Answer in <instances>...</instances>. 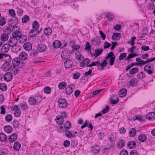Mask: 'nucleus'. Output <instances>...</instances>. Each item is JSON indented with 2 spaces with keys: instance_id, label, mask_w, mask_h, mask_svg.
Returning a JSON list of instances; mask_svg holds the SVG:
<instances>
[{
  "instance_id": "obj_41",
  "label": "nucleus",
  "mask_w": 155,
  "mask_h": 155,
  "mask_svg": "<svg viewBox=\"0 0 155 155\" xmlns=\"http://www.w3.org/2000/svg\"><path fill=\"white\" fill-rule=\"evenodd\" d=\"M64 132L65 135L69 138H71L72 137H74V136H73L71 132L68 130H64Z\"/></svg>"
},
{
  "instance_id": "obj_40",
  "label": "nucleus",
  "mask_w": 155,
  "mask_h": 155,
  "mask_svg": "<svg viewBox=\"0 0 155 155\" xmlns=\"http://www.w3.org/2000/svg\"><path fill=\"white\" fill-rule=\"evenodd\" d=\"M109 138L110 142H111L115 141L116 140V135L113 134H111L109 136Z\"/></svg>"
},
{
  "instance_id": "obj_5",
  "label": "nucleus",
  "mask_w": 155,
  "mask_h": 155,
  "mask_svg": "<svg viewBox=\"0 0 155 155\" xmlns=\"http://www.w3.org/2000/svg\"><path fill=\"white\" fill-rule=\"evenodd\" d=\"M71 51L66 49H64L61 54V58L63 60L68 59L71 56Z\"/></svg>"
},
{
  "instance_id": "obj_60",
  "label": "nucleus",
  "mask_w": 155,
  "mask_h": 155,
  "mask_svg": "<svg viewBox=\"0 0 155 155\" xmlns=\"http://www.w3.org/2000/svg\"><path fill=\"white\" fill-rule=\"evenodd\" d=\"M71 122L68 121H67L66 123L64 124V127L68 129H70L71 128Z\"/></svg>"
},
{
  "instance_id": "obj_22",
  "label": "nucleus",
  "mask_w": 155,
  "mask_h": 155,
  "mask_svg": "<svg viewBox=\"0 0 155 155\" xmlns=\"http://www.w3.org/2000/svg\"><path fill=\"white\" fill-rule=\"evenodd\" d=\"M138 80L136 78L132 79L129 82V85L130 86H135L137 84Z\"/></svg>"
},
{
  "instance_id": "obj_18",
  "label": "nucleus",
  "mask_w": 155,
  "mask_h": 155,
  "mask_svg": "<svg viewBox=\"0 0 155 155\" xmlns=\"http://www.w3.org/2000/svg\"><path fill=\"white\" fill-rule=\"evenodd\" d=\"M46 48V46L45 44H40L37 47V49L39 52H43Z\"/></svg>"
},
{
  "instance_id": "obj_23",
  "label": "nucleus",
  "mask_w": 155,
  "mask_h": 155,
  "mask_svg": "<svg viewBox=\"0 0 155 155\" xmlns=\"http://www.w3.org/2000/svg\"><path fill=\"white\" fill-rule=\"evenodd\" d=\"M138 139L140 142H143L146 140L147 137L145 134H141L139 136Z\"/></svg>"
},
{
  "instance_id": "obj_54",
  "label": "nucleus",
  "mask_w": 155,
  "mask_h": 155,
  "mask_svg": "<svg viewBox=\"0 0 155 155\" xmlns=\"http://www.w3.org/2000/svg\"><path fill=\"white\" fill-rule=\"evenodd\" d=\"M12 115L11 114H7L5 116V120L8 122L11 121L12 120Z\"/></svg>"
},
{
  "instance_id": "obj_11",
  "label": "nucleus",
  "mask_w": 155,
  "mask_h": 155,
  "mask_svg": "<svg viewBox=\"0 0 155 155\" xmlns=\"http://www.w3.org/2000/svg\"><path fill=\"white\" fill-rule=\"evenodd\" d=\"M12 65L8 62H5L2 66V69L5 71H7L10 70L11 68Z\"/></svg>"
},
{
  "instance_id": "obj_26",
  "label": "nucleus",
  "mask_w": 155,
  "mask_h": 155,
  "mask_svg": "<svg viewBox=\"0 0 155 155\" xmlns=\"http://www.w3.org/2000/svg\"><path fill=\"white\" fill-rule=\"evenodd\" d=\"M10 45L9 44H5L2 47L1 51L2 53L7 52L9 49Z\"/></svg>"
},
{
  "instance_id": "obj_12",
  "label": "nucleus",
  "mask_w": 155,
  "mask_h": 155,
  "mask_svg": "<svg viewBox=\"0 0 155 155\" xmlns=\"http://www.w3.org/2000/svg\"><path fill=\"white\" fill-rule=\"evenodd\" d=\"M101 39L99 37L97 36L93 39L91 40L93 45L96 46L99 45L101 43Z\"/></svg>"
},
{
  "instance_id": "obj_21",
  "label": "nucleus",
  "mask_w": 155,
  "mask_h": 155,
  "mask_svg": "<svg viewBox=\"0 0 155 155\" xmlns=\"http://www.w3.org/2000/svg\"><path fill=\"white\" fill-rule=\"evenodd\" d=\"M147 119L150 120H154L155 118V113L150 112L146 116Z\"/></svg>"
},
{
  "instance_id": "obj_51",
  "label": "nucleus",
  "mask_w": 155,
  "mask_h": 155,
  "mask_svg": "<svg viewBox=\"0 0 155 155\" xmlns=\"http://www.w3.org/2000/svg\"><path fill=\"white\" fill-rule=\"evenodd\" d=\"M73 91V87L69 86L66 89V92L67 94L70 95L71 94Z\"/></svg>"
},
{
  "instance_id": "obj_43",
  "label": "nucleus",
  "mask_w": 155,
  "mask_h": 155,
  "mask_svg": "<svg viewBox=\"0 0 155 155\" xmlns=\"http://www.w3.org/2000/svg\"><path fill=\"white\" fill-rule=\"evenodd\" d=\"M44 91L45 93L49 94L51 92V89L50 87L47 86L44 88Z\"/></svg>"
},
{
  "instance_id": "obj_29",
  "label": "nucleus",
  "mask_w": 155,
  "mask_h": 155,
  "mask_svg": "<svg viewBox=\"0 0 155 155\" xmlns=\"http://www.w3.org/2000/svg\"><path fill=\"white\" fill-rule=\"evenodd\" d=\"M127 146L130 149H133L136 146V144L134 141H130L128 142Z\"/></svg>"
},
{
  "instance_id": "obj_45",
  "label": "nucleus",
  "mask_w": 155,
  "mask_h": 155,
  "mask_svg": "<svg viewBox=\"0 0 155 155\" xmlns=\"http://www.w3.org/2000/svg\"><path fill=\"white\" fill-rule=\"evenodd\" d=\"M137 76L138 78L142 79L145 78L146 76L145 73H144L143 72H140L138 74Z\"/></svg>"
},
{
  "instance_id": "obj_38",
  "label": "nucleus",
  "mask_w": 155,
  "mask_h": 155,
  "mask_svg": "<svg viewBox=\"0 0 155 155\" xmlns=\"http://www.w3.org/2000/svg\"><path fill=\"white\" fill-rule=\"evenodd\" d=\"M58 86L60 89H64L67 86L66 83L64 81L61 82L59 84Z\"/></svg>"
},
{
  "instance_id": "obj_63",
  "label": "nucleus",
  "mask_w": 155,
  "mask_h": 155,
  "mask_svg": "<svg viewBox=\"0 0 155 155\" xmlns=\"http://www.w3.org/2000/svg\"><path fill=\"white\" fill-rule=\"evenodd\" d=\"M20 107L24 110H25L27 109V105L25 103L20 104Z\"/></svg>"
},
{
  "instance_id": "obj_24",
  "label": "nucleus",
  "mask_w": 155,
  "mask_h": 155,
  "mask_svg": "<svg viewBox=\"0 0 155 155\" xmlns=\"http://www.w3.org/2000/svg\"><path fill=\"white\" fill-rule=\"evenodd\" d=\"M38 52L36 50H32L30 54V58L35 59L38 53Z\"/></svg>"
},
{
  "instance_id": "obj_14",
  "label": "nucleus",
  "mask_w": 155,
  "mask_h": 155,
  "mask_svg": "<svg viewBox=\"0 0 155 155\" xmlns=\"http://www.w3.org/2000/svg\"><path fill=\"white\" fill-rule=\"evenodd\" d=\"M108 62L107 60H104L101 63H99L97 65V68L99 70L103 69L104 67H105L107 64Z\"/></svg>"
},
{
  "instance_id": "obj_7",
  "label": "nucleus",
  "mask_w": 155,
  "mask_h": 155,
  "mask_svg": "<svg viewBox=\"0 0 155 155\" xmlns=\"http://www.w3.org/2000/svg\"><path fill=\"white\" fill-rule=\"evenodd\" d=\"M58 107L60 108H65L68 106L67 101L64 98H61L59 99L58 101Z\"/></svg>"
},
{
  "instance_id": "obj_37",
  "label": "nucleus",
  "mask_w": 155,
  "mask_h": 155,
  "mask_svg": "<svg viewBox=\"0 0 155 155\" xmlns=\"http://www.w3.org/2000/svg\"><path fill=\"white\" fill-rule=\"evenodd\" d=\"M92 150L94 153H98L100 152V146L97 145H94L92 147Z\"/></svg>"
},
{
  "instance_id": "obj_61",
  "label": "nucleus",
  "mask_w": 155,
  "mask_h": 155,
  "mask_svg": "<svg viewBox=\"0 0 155 155\" xmlns=\"http://www.w3.org/2000/svg\"><path fill=\"white\" fill-rule=\"evenodd\" d=\"M6 106L5 105L2 106L0 108L1 110L0 114H4L5 113V108Z\"/></svg>"
},
{
  "instance_id": "obj_53",
  "label": "nucleus",
  "mask_w": 155,
  "mask_h": 155,
  "mask_svg": "<svg viewBox=\"0 0 155 155\" xmlns=\"http://www.w3.org/2000/svg\"><path fill=\"white\" fill-rule=\"evenodd\" d=\"M86 46L84 48V49L85 50H87V51H90V52H91V46L90 44V43L88 42H87L86 44Z\"/></svg>"
},
{
  "instance_id": "obj_6",
  "label": "nucleus",
  "mask_w": 155,
  "mask_h": 155,
  "mask_svg": "<svg viewBox=\"0 0 155 155\" xmlns=\"http://www.w3.org/2000/svg\"><path fill=\"white\" fill-rule=\"evenodd\" d=\"M9 14L13 18V21H15V23H18L19 21L20 20V17H18L16 16L15 11L13 9H11L9 10Z\"/></svg>"
},
{
  "instance_id": "obj_30",
  "label": "nucleus",
  "mask_w": 155,
  "mask_h": 155,
  "mask_svg": "<svg viewBox=\"0 0 155 155\" xmlns=\"http://www.w3.org/2000/svg\"><path fill=\"white\" fill-rule=\"evenodd\" d=\"M119 101V100L117 95H114L110 100V102L112 104H117Z\"/></svg>"
},
{
  "instance_id": "obj_8",
  "label": "nucleus",
  "mask_w": 155,
  "mask_h": 155,
  "mask_svg": "<svg viewBox=\"0 0 155 155\" xmlns=\"http://www.w3.org/2000/svg\"><path fill=\"white\" fill-rule=\"evenodd\" d=\"M64 63V65L66 68H69L72 67L74 64L73 61L71 59H66Z\"/></svg>"
},
{
  "instance_id": "obj_15",
  "label": "nucleus",
  "mask_w": 155,
  "mask_h": 155,
  "mask_svg": "<svg viewBox=\"0 0 155 155\" xmlns=\"http://www.w3.org/2000/svg\"><path fill=\"white\" fill-rule=\"evenodd\" d=\"M155 60V57H154L153 58H151V59H147L145 61V62H140V63H134V64L135 65H139L140 66H141L142 65H144L147 63L149 62L153 61Z\"/></svg>"
},
{
  "instance_id": "obj_17",
  "label": "nucleus",
  "mask_w": 155,
  "mask_h": 155,
  "mask_svg": "<svg viewBox=\"0 0 155 155\" xmlns=\"http://www.w3.org/2000/svg\"><path fill=\"white\" fill-rule=\"evenodd\" d=\"M103 50L102 48L100 49H95L94 53H91L92 56H94L95 57H98L99 55L101 54L103 52Z\"/></svg>"
},
{
  "instance_id": "obj_36",
  "label": "nucleus",
  "mask_w": 155,
  "mask_h": 155,
  "mask_svg": "<svg viewBox=\"0 0 155 155\" xmlns=\"http://www.w3.org/2000/svg\"><path fill=\"white\" fill-rule=\"evenodd\" d=\"M127 90L125 89H122L119 92L118 94L120 97H122L125 96Z\"/></svg>"
},
{
  "instance_id": "obj_46",
  "label": "nucleus",
  "mask_w": 155,
  "mask_h": 155,
  "mask_svg": "<svg viewBox=\"0 0 155 155\" xmlns=\"http://www.w3.org/2000/svg\"><path fill=\"white\" fill-rule=\"evenodd\" d=\"M139 70V69L137 67H135L132 68L129 71V73L131 74H133L137 72Z\"/></svg>"
},
{
  "instance_id": "obj_58",
  "label": "nucleus",
  "mask_w": 155,
  "mask_h": 155,
  "mask_svg": "<svg viewBox=\"0 0 155 155\" xmlns=\"http://www.w3.org/2000/svg\"><path fill=\"white\" fill-rule=\"evenodd\" d=\"M127 56V54L126 53H123L120 54L119 56V59L120 60H122L125 58Z\"/></svg>"
},
{
  "instance_id": "obj_52",
  "label": "nucleus",
  "mask_w": 155,
  "mask_h": 155,
  "mask_svg": "<svg viewBox=\"0 0 155 155\" xmlns=\"http://www.w3.org/2000/svg\"><path fill=\"white\" fill-rule=\"evenodd\" d=\"M29 19V17L27 15H25L23 16L21 19L22 23H27V21Z\"/></svg>"
},
{
  "instance_id": "obj_34",
  "label": "nucleus",
  "mask_w": 155,
  "mask_h": 155,
  "mask_svg": "<svg viewBox=\"0 0 155 155\" xmlns=\"http://www.w3.org/2000/svg\"><path fill=\"white\" fill-rule=\"evenodd\" d=\"M44 32L45 35L49 36L51 34L52 31L50 28H47L44 29Z\"/></svg>"
},
{
  "instance_id": "obj_64",
  "label": "nucleus",
  "mask_w": 155,
  "mask_h": 155,
  "mask_svg": "<svg viewBox=\"0 0 155 155\" xmlns=\"http://www.w3.org/2000/svg\"><path fill=\"white\" fill-rule=\"evenodd\" d=\"M128 153L127 151L125 150H122L120 153V155H128Z\"/></svg>"
},
{
  "instance_id": "obj_32",
  "label": "nucleus",
  "mask_w": 155,
  "mask_h": 155,
  "mask_svg": "<svg viewBox=\"0 0 155 155\" xmlns=\"http://www.w3.org/2000/svg\"><path fill=\"white\" fill-rule=\"evenodd\" d=\"M5 131L7 133L10 134L12 130V128L10 125H8L5 126L4 127Z\"/></svg>"
},
{
  "instance_id": "obj_44",
  "label": "nucleus",
  "mask_w": 155,
  "mask_h": 155,
  "mask_svg": "<svg viewBox=\"0 0 155 155\" xmlns=\"http://www.w3.org/2000/svg\"><path fill=\"white\" fill-rule=\"evenodd\" d=\"M138 54H137L136 53H130L128 55L127 58L125 59V60H130V59L131 58H133L134 57L137 56Z\"/></svg>"
},
{
  "instance_id": "obj_2",
  "label": "nucleus",
  "mask_w": 155,
  "mask_h": 155,
  "mask_svg": "<svg viewBox=\"0 0 155 155\" xmlns=\"http://www.w3.org/2000/svg\"><path fill=\"white\" fill-rule=\"evenodd\" d=\"M7 29L8 31L10 29V31H11L12 30V35H14L15 37L16 36H18V35H19L21 32V31H20L19 26L16 25H15L13 26L11 25L10 26V28L7 27Z\"/></svg>"
},
{
  "instance_id": "obj_33",
  "label": "nucleus",
  "mask_w": 155,
  "mask_h": 155,
  "mask_svg": "<svg viewBox=\"0 0 155 155\" xmlns=\"http://www.w3.org/2000/svg\"><path fill=\"white\" fill-rule=\"evenodd\" d=\"M21 145L19 142L16 141L15 142L14 146L13 148L15 150H18L20 148Z\"/></svg>"
},
{
  "instance_id": "obj_42",
  "label": "nucleus",
  "mask_w": 155,
  "mask_h": 155,
  "mask_svg": "<svg viewBox=\"0 0 155 155\" xmlns=\"http://www.w3.org/2000/svg\"><path fill=\"white\" fill-rule=\"evenodd\" d=\"M129 134L130 136L132 137H134L136 135V130L134 128L129 130Z\"/></svg>"
},
{
  "instance_id": "obj_50",
  "label": "nucleus",
  "mask_w": 155,
  "mask_h": 155,
  "mask_svg": "<svg viewBox=\"0 0 155 155\" xmlns=\"http://www.w3.org/2000/svg\"><path fill=\"white\" fill-rule=\"evenodd\" d=\"M106 17L109 20H112L114 18V16L112 13L110 12L107 13Z\"/></svg>"
},
{
  "instance_id": "obj_47",
  "label": "nucleus",
  "mask_w": 155,
  "mask_h": 155,
  "mask_svg": "<svg viewBox=\"0 0 155 155\" xmlns=\"http://www.w3.org/2000/svg\"><path fill=\"white\" fill-rule=\"evenodd\" d=\"M20 124L17 120H14L13 122V126L15 129L18 128L19 127Z\"/></svg>"
},
{
  "instance_id": "obj_48",
  "label": "nucleus",
  "mask_w": 155,
  "mask_h": 155,
  "mask_svg": "<svg viewBox=\"0 0 155 155\" xmlns=\"http://www.w3.org/2000/svg\"><path fill=\"white\" fill-rule=\"evenodd\" d=\"M7 87L6 85L4 83H2L0 84V90L2 91H5L7 90Z\"/></svg>"
},
{
  "instance_id": "obj_57",
  "label": "nucleus",
  "mask_w": 155,
  "mask_h": 155,
  "mask_svg": "<svg viewBox=\"0 0 155 155\" xmlns=\"http://www.w3.org/2000/svg\"><path fill=\"white\" fill-rule=\"evenodd\" d=\"M36 103V100L33 97H30V104L34 105Z\"/></svg>"
},
{
  "instance_id": "obj_10",
  "label": "nucleus",
  "mask_w": 155,
  "mask_h": 155,
  "mask_svg": "<svg viewBox=\"0 0 155 155\" xmlns=\"http://www.w3.org/2000/svg\"><path fill=\"white\" fill-rule=\"evenodd\" d=\"M12 74L10 72H6L3 76V78L5 80L7 81H11L12 79Z\"/></svg>"
},
{
  "instance_id": "obj_35",
  "label": "nucleus",
  "mask_w": 155,
  "mask_h": 155,
  "mask_svg": "<svg viewBox=\"0 0 155 155\" xmlns=\"http://www.w3.org/2000/svg\"><path fill=\"white\" fill-rule=\"evenodd\" d=\"M121 35V34L119 33H114L112 36V39L114 40H117L120 38Z\"/></svg>"
},
{
  "instance_id": "obj_3",
  "label": "nucleus",
  "mask_w": 155,
  "mask_h": 155,
  "mask_svg": "<svg viewBox=\"0 0 155 155\" xmlns=\"http://www.w3.org/2000/svg\"><path fill=\"white\" fill-rule=\"evenodd\" d=\"M154 67L153 64L149 63L144 67V70L145 71L147 72L148 74H151L154 72L153 71Z\"/></svg>"
},
{
  "instance_id": "obj_20",
  "label": "nucleus",
  "mask_w": 155,
  "mask_h": 155,
  "mask_svg": "<svg viewBox=\"0 0 155 155\" xmlns=\"http://www.w3.org/2000/svg\"><path fill=\"white\" fill-rule=\"evenodd\" d=\"M18 40L19 42L21 43H24L25 41L27 39L26 36L25 35H22L21 32L19 35H18Z\"/></svg>"
},
{
  "instance_id": "obj_62",
  "label": "nucleus",
  "mask_w": 155,
  "mask_h": 155,
  "mask_svg": "<svg viewBox=\"0 0 155 155\" xmlns=\"http://www.w3.org/2000/svg\"><path fill=\"white\" fill-rule=\"evenodd\" d=\"M16 9H17V13L18 15L19 16H21L23 12V10L21 9L18 8H17Z\"/></svg>"
},
{
  "instance_id": "obj_31",
  "label": "nucleus",
  "mask_w": 155,
  "mask_h": 155,
  "mask_svg": "<svg viewBox=\"0 0 155 155\" xmlns=\"http://www.w3.org/2000/svg\"><path fill=\"white\" fill-rule=\"evenodd\" d=\"M56 122L59 124H62L64 121V118L63 117L58 115L56 117Z\"/></svg>"
},
{
  "instance_id": "obj_39",
  "label": "nucleus",
  "mask_w": 155,
  "mask_h": 155,
  "mask_svg": "<svg viewBox=\"0 0 155 155\" xmlns=\"http://www.w3.org/2000/svg\"><path fill=\"white\" fill-rule=\"evenodd\" d=\"M7 138L6 136L3 133H0V140L5 142L7 140Z\"/></svg>"
},
{
  "instance_id": "obj_27",
  "label": "nucleus",
  "mask_w": 155,
  "mask_h": 155,
  "mask_svg": "<svg viewBox=\"0 0 155 155\" xmlns=\"http://www.w3.org/2000/svg\"><path fill=\"white\" fill-rule=\"evenodd\" d=\"M20 60L19 58H18V57H16L13 59L12 61V63L13 65L15 66H18L20 64Z\"/></svg>"
},
{
  "instance_id": "obj_28",
  "label": "nucleus",
  "mask_w": 155,
  "mask_h": 155,
  "mask_svg": "<svg viewBox=\"0 0 155 155\" xmlns=\"http://www.w3.org/2000/svg\"><path fill=\"white\" fill-rule=\"evenodd\" d=\"M61 42L58 40H55L53 43V47L55 48H59L61 46Z\"/></svg>"
},
{
  "instance_id": "obj_9",
  "label": "nucleus",
  "mask_w": 155,
  "mask_h": 155,
  "mask_svg": "<svg viewBox=\"0 0 155 155\" xmlns=\"http://www.w3.org/2000/svg\"><path fill=\"white\" fill-rule=\"evenodd\" d=\"M13 110H15L14 115L16 117H19L21 115V111L20 109L18 108V106L14 105L12 109Z\"/></svg>"
},
{
  "instance_id": "obj_16",
  "label": "nucleus",
  "mask_w": 155,
  "mask_h": 155,
  "mask_svg": "<svg viewBox=\"0 0 155 155\" xmlns=\"http://www.w3.org/2000/svg\"><path fill=\"white\" fill-rule=\"evenodd\" d=\"M19 58L21 60H25L27 59L28 58V54L25 52L23 51L21 52L19 54Z\"/></svg>"
},
{
  "instance_id": "obj_49",
  "label": "nucleus",
  "mask_w": 155,
  "mask_h": 155,
  "mask_svg": "<svg viewBox=\"0 0 155 155\" xmlns=\"http://www.w3.org/2000/svg\"><path fill=\"white\" fill-rule=\"evenodd\" d=\"M136 39V37L135 36L131 37V40L130 41H127V43L131 45L132 46H133L135 44L134 41Z\"/></svg>"
},
{
  "instance_id": "obj_56",
  "label": "nucleus",
  "mask_w": 155,
  "mask_h": 155,
  "mask_svg": "<svg viewBox=\"0 0 155 155\" xmlns=\"http://www.w3.org/2000/svg\"><path fill=\"white\" fill-rule=\"evenodd\" d=\"M114 56V54L113 51H111L106 56L105 59H108L109 58H113Z\"/></svg>"
},
{
  "instance_id": "obj_59",
  "label": "nucleus",
  "mask_w": 155,
  "mask_h": 155,
  "mask_svg": "<svg viewBox=\"0 0 155 155\" xmlns=\"http://www.w3.org/2000/svg\"><path fill=\"white\" fill-rule=\"evenodd\" d=\"M4 57V60L5 61V62H9L11 61V57L9 55L5 54Z\"/></svg>"
},
{
  "instance_id": "obj_13",
  "label": "nucleus",
  "mask_w": 155,
  "mask_h": 155,
  "mask_svg": "<svg viewBox=\"0 0 155 155\" xmlns=\"http://www.w3.org/2000/svg\"><path fill=\"white\" fill-rule=\"evenodd\" d=\"M17 138V134L16 133H13L9 137L8 140L10 143H13L16 140Z\"/></svg>"
},
{
  "instance_id": "obj_4",
  "label": "nucleus",
  "mask_w": 155,
  "mask_h": 155,
  "mask_svg": "<svg viewBox=\"0 0 155 155\" xmlns=\"http://www.w3.org/2000/svg\"><path fill=\"white\" fill-rule=\"evenodd\" d=\"M12 35L13 37L10 38L9 40V44L13 49H15L18 41L17 38L18 37V36H16L15 37L14 35Z\"/></svg>"
},
{
  "instance_id": "obj_1",
  "label": "nucleus",
  "mask_w": 155,
  "mask_h": 155,
  "mask_svg": "<svg viewBox=\"0 0 155 155\" xmlns=\"http://www.w3.org/2000/svg\"><path fill=\"white\" fill-rule=\"evenodd\" d=\"M39 26V24L37 21H35L32 24L33 30H31L30 31V37H35L37 33L40 32L38 31H37Z\"/></svg>"
},
{
  "instance_id": "obj_19",
  "label": "nucleus",
  "mask_w": 155,
  "mask_h": 155,
  "mask_svg": "<svg viewBox=\"0 0 155 155\" xmlns=\"http://www.w3.org/2000/svg\"><path fill=\"white\" fill-rule=\"evenodd\" d=\"M90 62V60L88 58H84L80 64V67H83L87 66L88 64Z\"/></svg>"
},
{
  "instance_id": "obj_25",
  "label": "nucleus",
  "mask_w": 155,
  "mask_h": 155,
  "mask_svg": "<svg viewBox=\"0 0 155 155\" xmlns=\"http://www.w3.org/2000/svg\"><path fill=\"white\" fill-rule=\"evenodd\" d=\"M125 141L123 140H120L117 143V147L119 149H122L125 145Z\"/></svg>"
},
{
  "instance_id": "obj_55",
  "label": "nucleus",
  "mask_w": 155,
  "mask_h": 155,
  "mask_svg": "<svg viewBox=\"0 0 155 155\" xmlns=\"http://www.w3.org/2000/svg\"><path fill=\"white\" fill-rule=\"evenodd\" d=\"M1 40H2V41L3 42V41H7L8 38V37L6 34H3L1 35Z\"/></svg>"
}]
</instances>
